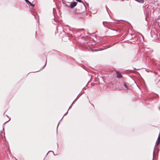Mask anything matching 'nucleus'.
<instances>
[{"label": "nucleus", "mask_w": 160, "mask_h": 160, "mask_svg": "<svg viewBox=\"0 0 160 160\" xmlns=\"http://www.w3.org/2000/svg\"><path fill=\"white\" fill-rule=\"evenodd\" d=\"M138 1L139 2H142V3L143 2V0H138Z\"/></svg>", "instance_id": "39448f33"}, {"label": "nucleus", "mask_w": 160, "mask_h": 160, "mask_svg": "<svg viewBox=\"0 0 160 160\" xmlns=\"http://www.w3.org/2000/svg\"><path fill=\"white\" fill-rule=\"evenodd\" d=\"M77 5V3L75 2H73L71 3L70 6L71 8H73Z\"/></svg>", "instance_id": "f257e3e1"}, {"label": "nucleus", "mask_w": 160, "mask_h": 160, "mask_svg": "<svg viewBox=\"0 0 160 160\" xmlns=\"http://www.w3.org/2000/svg\"><path fill=\"white\" fill-rule=\"evenodd\" d=\"M160 136H159L158 137V139L157 140V141L156 142V144L157 145H158L160 142Z\"/></svg>", "instance_id": "7ed1b4c3"}, {"label": "nucleus", "mask_w": 160, "mask_h": 160, "mask_svg": "<svg viewBox=\"0 0 160 160\" xmlns=\"http://www.w3.org/2000/svg\"><path fill=\"white\" fill-rule=\"evenodd\" d=\"M125 87L126 88H127V89H128L127 86L125 84Z\"/></svg>", "instance_id": "423d86ee"}, {"label": "nucleus", "mask_w": 160, "mask_h": 160, "mask_svg": "<svg viewBox=\"0 0 160 160\" xmlns=\"http://www.w3.org/2000/svg\"><path fill=\"white\" fill-rule=\"evenodd\" d=\"M117 76L118 78H120L122 77V76L120 72H117Z\"/></svg>", "instance_id": "f03ea898"}, {"label": "nucleus", "mask_w": 160, "mask_h": 160, "mask_svg": "<svg viewBox=\"0 0 160 160\" xmlns=\"http://www.w3.org/2000/svg\"><path fill=\"white\" fill-rule=\"evenodd\" d=\"M25 2L27 3H29L31 5H32L33 7V4H32L28 0H25Z\"/></svg>", "instance_id": "20e7f679"}]
</instances>
